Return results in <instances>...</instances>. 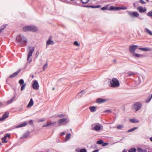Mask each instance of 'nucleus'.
Masks as SVG:
<instances>
[{
  "instance_id": "nucleus-1",
  "label": "nucleus",
  "mask_w": 152,
  "mask_h": 152,
  "mask_svg": "<svg viewBox=\"0 0 152 152\" xmlns=\"http://www.w3.org/2000/svg\"><path fill=\"white\" fill-rule=\"evenodd\" d=\"M16 40L18 44L22 46H25L26 45L27 40V39L23 35H18L16 38Z\"/></svg>"
},
{
  "instance_id": "nucleus-2",
  "label": "nucleus",
  "mask_w": 152,
  "mask_h": 152,
  "mask_svg": "<svg viewBox=\"0 0 152 152\" xmlns=\"http://www.w3.org/2000/svg\"><path fill=\"white\" fill-rule=\"evenodd\" d=\"M119 86V82L116 78L113 77L110 81V86L111 87L117 88Z\"/></svg>"
},
{
  "instance_id": "nucleus-3",
  "label": "nucleus",
  "mask_w": 152,
  "mask_h": 152,
  "mask_svg": "<svg viewBox=\"0 0 152 152\" xmlns=\"http://www.w3.org/2000/svg\"><path fill=\"white\" fill-rule=\"evenodd\" d=\"M141 104L140 102H137L134 103L133 107L137 111L141 108Z\"/></svg>"
},
{
  "instance_id": "nucleus-4",
  "label": "nucleus",
  "mask_w": 152,
  "mask_h": 152,
  "mask_svg": "<svg viewBox=\"0 0 152 152\" xmlns=\"http://www.w3.org/2000/svg\"><path fill=\"white\" fill-rule=\"evenodd\" d=\"M138 46L137 45H133L130 46L129 47V50L130 52L132 53H134L136 50Z\"/></svg>"
},
{
  "instance_id": "nucleus-5",
  "label": "nucleus",
  "mask_w": 152,
  "mask_h": 152,
  "mask_svg": "<svg viewBox=\"0 0 152 152\" xmlns=\"http://www.w3.org/2000/svg\"><path fill=\"white\" fill-rule=\"evenodd\" d=\"M68 122V120L66 118H62L60 119L58 121L59 126H61L64 123H66Z\"/></svg>"
},
{
  "instance_id": "nucleus-6",
  "label": "nucleus",
  "mask_w": 152,
  "mask_h": 152,
  "mask_svg": "<svg viewBox=\"0 0 152 152\" xmlns=\"http://www.w3.org/2000/svg\"><path fill=\"white\" fill-rule=\"evenodd\" d=\"M56 122H52L50 121V122H48L47 124L44 123L43 125V127H46L48 126H54L56 124Z\"/></svg>"
},
{
  "instance_id": "nucleus-7",
  "label": "nucleus",
  "mask_w": 152,
  "mask_h": 152,
  "mask_svg": "<svg viewBox=\"0 0 152 152\" xmlns=\"http://www.w3.org/2000/svg\"><path fill=\"white\" fill-rule=\"evenodd\" d=\"M33 88L35 90H37L39 88V86L38 81L36 80L33 81L32 84Z\"/></svg>"
},
{
  "instance_id": "nucleus-8",
  "label": "nucleus",
  "mask_w": 152,
  "mask_h": 152,
  "mask_svg": "<svg viewBox=\"0 0 152 152\" xmlns=\"http://www.w3.org/2000/svg\"><path fill=\"white\" fill-rule=\"evenodd\" d=\"M28 50L29 52L28 56V57H30L32 55L33 52L34 50V48L32 46H29L28 47Z\"/></svg>"
},
{
  "instance_id": "nucleus-9",
  "label": "nucleus",
  "mask_w": 152,
  "mask_h": 152,
  "mask_svg": "<svg viewBox=\"0 0 152 152\" xmlns=\"http://www.w3.org/2000/svg\"><path fill=\"white\" fill-rule=\"evenodd\" d=\"M128 13L132 17H138L139 15V14L137 12H133L131 13L129 11Z\"/></svg>"
},
{
  "instance_id": "nucleus-10",
  "label": "nucleus",
  "mask_w": 152,
  "mask_h": 152,
  "mask_svg": "<svg viewBox=\"0 0 152 152\" xmlns=\"http://www.w3.org/2000/svg\"><path fill=\"white\" fill-rule=\"evenodd\" d=\"M38 28L37 27L34 25L30 26V31L36 32L37 31Z\"/></svg>"
},
{
  "instance_id": "nucleus-11",
  "label": "nucleus",
  "mask_w": 152,
  "mask_h": 152,
  "mask_svg": "<svg viewBox=\"0 0 152 152\" xmlns=\"http://www.w3.org/2000/svg\"><path fill=\"white\" fill-rule=\"evenodd\" d=\"M137 10H139L140 13L143 12H145L147 10L146 8H143L142 6H140L137 8Z\"/></svg>"
},
{
  "instance_id": "nucleus-12",
  "label": "nucleus",
  "mask_w": 152,
  "mask_h": 152,
  "mask_svg": "<svg viewBox=\"0 0 152 152\" xmlns=\"http://www.w3.org/2000/svg\"><path fill=\"white\" fill-rule=\"evenodd\" d=\"M51 37H50L46 42L47 46L49 45H53L54 43L53 41L51 40Z\"/></svg>"
},
{
  "instance_id": "nucleus-13",
  "label": "nucleus",
  "mask_w": 152,
  "mask_h": 152,
  "mask_svg": "<svg viewBox=\"0 0 152 152\" xmlns=\"http://www.w3.org/2000/svg\"><path fill=\"white\" fill-rule=\"evenodd\" d=\"M107 101V99L99 98L96 99V102L97 103H102L105 102Z\"/></svg>"
},
{
  "instance_id": "nucleus-14",
  "label": "nucleus",
  "mask_w": 152,
  "mask_h": 152,
  "mask_svg": "<svg viewBox=\"0 0 152 152\" xmlns=\"http://www.w3.org/2000/svg\"><path fill=\"white\" fill-rule=\"evenodd\" d=\"M109 10H119V7H115L113 6L110 7Z\"/></svg>"
},
{
  "instance_id": "nucleus-15",
  "label": "nucleus",
  "mask_w": 152,
  "mask_h": 152,
  "mask_svg": "<svg viewBox=\"0 0 152 152\" xmlns=\"http://www.w3.org/2000/svg\"><path fill=\"white\" fill-rule=\"evenodd\" d=\"M20 70L19 69L17 72H14L12 75H10L9 76V78H12L15 77L16 75H17L20 72Z\"/></svg>"
},
{
  "instance_id": "nucleus-16",
  "label": "nucleus",
  "mask_w": 152,
  "mask_h": 152,
  "mask_svg": "<svg viewBox=\"0 0 152 152\" xmlns=\"http://www.w3.org/2000/svg\"><path fill=\"white\" fill-rule=\"evenodd\" d=\"M8 114H7L6 113H4L2 117L1 118H0V121H2L4 120V119H6L8 117Z\"/></svg>"
},
{
  "instance_id": "nucleus-17",
  "label": "nucleus",
  "mask_w": 152,
  "mask_h": 152,
  "mask_svg": "<svg viewBox=\"0 0 152 152\" xmlns=\"http://www.w3.org/2000/svg\"><path fill=\"white\" fill-rule=\"evenodd\" d=\"M27 123L26 121H24L20 124L18 125L16 127V128H18L24 127L26 125Z\"/></svg>"
},
{
  "instance_id": "nucleus-18",
  "label": "nucleus",
  "mask_w": 152,
  "mask_h": 152,
  "mask_svg": "<svg viewBox=\"0 0 152 152\" xmlns=\"http://www.w3.org/2000/svg\"><path fill=\"white\" fill-rule=\"evenodd\" d=\"M34 104V102L33 99L31 98L30 99V101L29 102L28 104L27 105V107H29L32 106Z\"/></svg>"
},
{
  "instance_id": "nucleus-19",
  "label": "nucleus",
  "mask_w": 152,
  "mask_h": 152,
  "mask_svg": "<svg viewBox=\"0 0 152 152\" xmlns=\"http://www.w3.org/2000/svg\"><path fill=\"white\" fill-rule=\"evenodd\" d=\"M138 49L140 50H142V51H151V49L150 48H139Z\"/></svg>"
},
{
  "instance_id": "nucleus-20",
  "label": "nucleus",
  "mask_w": 152,
  "mask_h": 152,
  "mask_svg": "<svg viewBox=\"0 0 152 152\" xmlns=\"http://www.w3.org/2000/svg\"><path fill=\"white\" fill-rule=\"evenodd\" d=\"M23 29L24 31H30V26L24 27Z\"/></svg>"
},
{
  "instance_id": "nucleus-21",
  "label": "nucleus",
  "mask_w": 152,
  "mask_h": 152,
  "mask_svg": "<svg viewBox=\"0 0 152 152\" xmlns=\"http://www.w3.org/2000/svg\"><path fill=\"white\" fill-rule=\"evenodd\" d=\"M101 129V127L100 125H96L94 128V129L95 131L99 130Z\"/></svg>"
},
{
  "instance_id": "nucleus-22",
  "label": "nucleus",
  "mask_w": 152,
  "mask_h": 152,
  "mask_svg": "<svg viewBox=\"0 0 152 152\" xmlns=\"http://www.w3.org/2000/svg\"><path fill=\"white\" fill-rule=\"evenodd\" d=\"M89 109L91 112H94L96 110V107L94 106L90 107Z\"/></svg>"
},
{
  "instance_id": "nucleus-23",
  "label": "nucleus",
  "mask_w": 152,
  "mask_h": 152,
  "mask_svg": "<svg viewBox=\"0 0 152 152\" xmlns=\"http://www.w3.org/2000/svg\"><path fill=\"white\" fill-rule=\"evenodd\" d=\"M7 24H5L3 25L2 26L0 27V33L3 31V30L7 26Z\"/></svg>"
},
{
  "instance_id": "nucleus-24",
  "label": "nucleus",
  "mask_w": 152,
  "mask_h": 152,
  "mask_svg": "<svg viewBox=\"0 0 152 152\" xmlns=\"http://www.w3.org/2000/svg\"><path fill=\"white\" fill-rule=\"evenodd\" d=\"M29 136V132H27L24 134L23 135V137H21L22 138H26L28 137Z\"/></svg>"
},
{
  "instance_id": "nucleus-25",
  "label": "nucleus",
  "mask_w": 152,
  "mask_h": 152,
  "mask_svg": "<svg viewBox=\"0 0 152 152\" xmlns=\"http://www.w3.org/2000/svg\"><path fill=\"white\" fill-rule=\"evenodd\" d=\"M137 150L138 152H146L147 151L146 150L142 149L140 148H138Z\"/></svg>"
},
{
  "instance_id": "nucleus-26",
  "label": "nucleus",
  "mask_w": 152,
  "mask_h": 152,
  "mask_svg": "<svg viewBox=\"0 0 152 152\" xmlns=\"http://www.w3.org/2000/svg\"><path fill=\"white\" fill-rule=\"evenodd\" d=\"M142 55L141 54H139L136 53H134L133 54V56L135 57H139L142 56Z\"/></svg>"
},
{
  "instance_id": "nucleus-27",
  "label": "nucleus",
  "mask_w": 152,
  "mask_h": 152,
  "mask_svg": "<svg viewBox=\"0 0 152 152\" xmlns=\"http://www.w3.org/2000/svg\"><path fill=\"white\" fill-rule=\"evenodd\" d=\"M137 129H138V127H134L132 128L129 129V130L127 131V132H131Z\"/></svg>"
},
{
  "instance_id": "nucleus-28",
  "label": "nucleus",
  "mask_w": 152,
  "mask_h": 152,
  "mask_svg": "<svg viewBox=\"0 0 152 152\" xmlns=\"http://www.w3.org/2000/svg\"><path fill=\"white\" fill-rule=\"evenodd\" d=\"M71 134L70 133L66 135V138L65 139V141H67L68 139H69L71 137Z\"/></svg>"
},
{
  "instance_id": "nucleus-29",
  "label": "nucleus",
  "mask_w": 152,
  "mask_h": 152,
  "mask_svg": "<svg viewBox=\"0 0 152 152\" xmlns=\"http://www.w3.org/2000/svg\"><path fill=\"white\" fill-rule=\"evenodd\" d=\"M136 149L135 148H132L129 150L128 152H136Z\"/></svg>"
},
{
  "instance_id": "nucleus-30",
  "label": "nucleus",
  "mask_w": 152,
  "mask_h": 152,
  "mask_svg": "<svg viewBox=\"0 0 152 152\" xmlns=\"http://www.w3.org/2000/svg\"><path fill=\"white\" fill-rule=\"evenodd\" d=\"M130 122L132 123H138L139 121H136L134 119H132L129 120Z\"/></svg>"
},
{
  "instance_id": "nucleus-31",
  "label": "nucleus",
  "mask_w": 152,
  "mask_h": 152,
  "mask_svg": "<svg viewBox=\"0 0 152 152\" xmlns=\"http://www.w3.org/2000/svg\"><path fill=\"white\" fill-rule=\"evenodd\" d=\"M145 30L150 35H152V32L150 30L147 28H145Z\"/></svg>"
},
{
  "instance_id": "nucleus-32",
  "label": "nucleus",
  "mask_w": 152,
  "mask_h": 152,
  "mask_svg": "<svg viewBox=\"0 0 152 152\" xmlns=\"http://www.w3.org/2000/svg\"><path fill=\"white\" fill-rule=\"evenodd\" d=\"M103 143V141L102 140H100L96 142V143L99 145H102Z\"/></svg>"
},
{
  "instance_id": "nucleus-33",
  "label": "nucleus",
  "mask_w": 152,
  "mask_h": 152,
  "mask_svg": "<svg viewBox=\"0 0 152 152\" xmlns=\"http://www.w3.org/2000/svg\"><path fill=\"white\" fill-rule=\"evenodd\" d=\"M89 0H80V1L83 4H85L88 3Z\"/></svg>"
},
{
  "instance_id": "nucleus-34",
  "label": "nucleus",
  "mask_w": 152,
  "mask_h": 152,
  "mask_svg": "<svg viewBox=\"0 0 152 152\" xmlns=\"http://www.w3.org/2000/svg\"><path fill=\"white\" fill-rule=\"evenodd\" d=\"M19 83L20 85L24 84V81L23 80L21 79L19 80Z\"/></svg>"
},
{
  "instance_id": "nucleus-35",
  "label": "nucleus",
  "mask_w": 152,
  "mask_h": 152,
  "mask_svg": "<svg viewBox=\"0 0 152 152\" xmlns=\"http://www.w3.org/2000/svg\"><path fill=\"white\" fill-rule=\"evenodd\" d=\"M14 97H13L12 98L10 99L7 102V104H9L11 103L12 101L14 99Z\"/></svg>"
},
{
  "instance_id": "nucleus-36",
  "label": "nucleus",
  "mask_w": 152,
  "mask_h": 152,
  "mask_svg": "<svg viewBox=\"0 0 152 152\" xmlns=\"http://www.w3.org/2000/svg\"><path fill=\"white\" fill-rule=\"evenodd\" d=\"M147 15L148 16L152 17V10L149 11L147 14Z\"/></svg>"
},
{
  "instance_id": "nucleus-37",
  "label": "nucleus",
  "mask_w": 152,
  "mask_h": 152,
  "mask_svg": "<svg viewBox=\"0 0 152 152\" xmlns=\"http://www.w3.org/2000/svg\"><path fill=\"white\" fill-rule=\"evenodd\" d=\"M74 44L77 46H79L80 44L78 43V42L77 41H75L74 42Z\"/></svg>"
},
{
  "instance_id": "nucleus-38",
  "label": "nucleus",
  "mask_w": 152,
  "mask_h": 152,
  "mask_svg": "<svg viewBox=\"0 0 152 152\" xmlns=\"http://www.w3.org/2000/svg\"><path fill=\"white\" fill-rule=\"evenodd\" d=\"M26 86V84H24L22 85L21 86V88H20L21 90V91H23V90L24 89V88H25Z\"/></svg>"
},
{
  "instance_id": "nucleus-39",
  "label": "nucleus",
  "mask_w": 152,
  "mask_h": 152,
  "mask_svg": "<svg viewBox=\"0 0 152 152\" xmlns=\"http://www.w3.org/2000/svg\"><path fill=\"white\" fill-rule=\"evenodd\" d=\"M127 9V7H119V10H125Z\"/></svg>"
},
{
  "instance_id": "nucleus-40",
  "label": "nucleus",
  "mask_w": 152,
  "mask_h": 152,
  "mask_svg": "<svg viewBox=\"0 0 152 152\" xmlns=\"http://www.w3.org/2000/svg\"><path fill=\"white\" fill-rule=\"evenodd\" d=\"M112 112V111L110 110H105L103 112V113H110Z\"/></svg>"
},
{
  "instance_id": "nucleus-41",
  "label": "nucleus",
  "mask_w": 152,
  "mask_h": 152,
  "mask_svg": "<svg viewBox=\"0 0 152 152\" xmlns=\"http://www.w3.org/2000/svg\"><path fill=\"white\" fill-rule=\"evenodd\" d=\"M4 137H3L1 138V140L2 141V142L3 143H7V140H4Z\"/></svg>"
},
{
  "instance_id": "nucleus-42",
  "label": "nucleus",
  "mask_w": 152,
  "mask_h": 152,
  "mask_svg": "<svg viewBox=\"0 0 152 152\" xmlns=\"http://www.w3.org/2000/svg\"><path fill=\"white\" fill-rule=\"evenodd\" d=\"M86 150L85 148H82L80 149L79 152H86Z\"/></svg>"
},
{
  "instance_id": "nucleus-43",
  "label": "nucleus",
  "mask_w": 152,
  "mask_h": 152,
  "mask_svg": "<svg viewBox=\"0 0 152 152\" xmlns=\"http://www.w3.org/2000/svg\"><path fill=\"white\" fill-rule=\"evenodd\" d=\"M152 98V94L151 95V96H150V97L149 98H148V99H147V100L146 101V102H149L150 101L151 99Z\"/></svg>"
},
{
  "instance_id": "nucleus-44",
  "label": "nucleus",
  "mask_w": 152,
  "mask_h": 152,
  "mask_svg": "<svg viewBox=\"0 0 152 152\" xmlns=\"http://www.w3.org/2000/svg\"><path fill=\"white\" fill-rule=\"evenodd\" d=\"M27 60L28 61V63H29L31 62L32 59L31 58H30V57H28V56Z\"/></svg>"
},
{
  "instance_id": "nucleus-45",
  "label": "nucleus",
  "mask_w": 152,
  "mask_h": 152,
  "mask_svg": "<svg viewBox=\"0 0 152 152\" xmlns=\"http://www.w3.org/2000/svg\"><path fill=\"white\" fill-rule=\"evenodd\" d=\"M48 64L47 63H46L43 66V70H44L47 67Z\"/></svg>"
},
{
  "instance_id": "nucleus-46",
  "label": "nucleus",
  "mask_w": 152,
  "mask_h": 152,
  "mask_svg": "<svg viewBox=\"0 0 152 152\" xmlns=\"http://www.w3.org/2000/svg\"><path fill=\"white\" fill-rule=\"evenodd\" d=\"M84 92H85L84 90H82L80 92L79 94V95L81 97V96L82 95V94H81L84 93Z\"/></svg>"
},
{
  "instance_id": "nucleus-47",
  "label": "nucleus",
  "mask_w": 152,
  "mask_h": 152,
  "mask_svg": "<svg viewBox=\"0 0 152 152\" xmlns=\"http://www.w3.org/2000/svg\"><path fill=\"white\" fill-rule=\"evenodd\" d=\"M4 140H6L7 138V137H10V135L9 134H6V135L4 136Z\"/></svg>"
},
{
  "instance_id": "nucleus-48",
  "label": "nucleus",
  "mask_w": 152,
  "mask_h": 152,
  "mask_svg": "<svg viewBox=\"0 0 152 152\" xmlns=\"http://www.w3.org/2000/svg\"><path fill=\"white\" fill-rule=\"evenodd\" d=\"M108 144V142H103V144H102V146L104 147V146H107Z\"/></svg>"
},
{
  "instance_id": "nucleus-49",
  "label": "nucleus",
  "mask_w": 152,
  "mask_h": 152,
  "mask_svg": "<svg viewBox=\"0 0 152 152\" xmlns=\"http://www.w3.org/2000/svg\"><path fill=\"white\" fill-rule=\"evenodd\" d=\"M102 10H107L108 9V7L107 6H105L104 7H102L101 8Z\"/></svg>"
},
{
  "instance_id": "nucleus-50",
  "label": "nucleus",
  "mask_w": 152,
  "mask_h": 152,
  "mask_svg": "<svg viewBox=\"0 0 152 152\" xmlns=\"http://www.w3.org/2000/svg\"><path fill=\"white\" fill-rule=\"evenodd\" d=\"M140 1L141 3L142 4H146L145 2L143 0H140Z\"/></svg>"
},
{
  "instance_id": "nucleus-51",
  "label": "nucleus",
  "mask_w": 152,
  "mask_h": 152,
  "mask_svg": "<svg viewBox=\"0 0 152 152\" xmlns=\"http://www.w3.org/2000/svg\"><path fill=\"white\" fill-rule=\"evenodd\" d=\"M123 127V126L121 125H119L117 126V129H121Z\"/></svg>"
},
{
  "instance_id": "nucleus-52",
  "label": "nucleus",
  "mask_w": 152,
  "mask_h": 152,
  "mask_svg": "<svg viewBox=\"0 0 152 152\" xmlns=\"http://www.w3.org/2000/svg\"><path fill=\"white\" fill-rule=\"evenodd\" d=\"M45 119L43 118L40 119L38 120L39 122H43L45 121Z\"/></svg>"
},
{
  "instance_id": "nucleus-53",
  "label": "nucleus",
  "mask_w": 152,
  "mask_h": 152,
  "mask_svg": "<svg viewBox=\"0 0 152 152\" xmlns=\"http://www.w3.org/2000/svg\"><path fill=\"white\" fill-rule=\"evenodd\" d=\"M65 116L63 114H60L58 115L57 117H63Z\"/></svg>"
},
{
  "instance_id": "nucleus-54",
  "label": "nucleus",
  "mask_w": 152,
  "mask_h": 152,
  "mask_svg": "<svg viewBox=\"0 0 152 152\" xmlns=\"http://www.w3.org/2000/svg\"><path fill=\"white\" fill-rule=\"evenodd\" d=\"M28 123L31 125H33V120H30L28 122Z\"/></svg>"
},
{
  "instance_id": "nucleus-55",
  "label": "nucleus",
  "mask_w": 152,
  "mask_h": 152,
  "mask_svg": "<svg viewBox=\"0 0 152 152\" xmlns=\"http://www.w3.org/2000/svg\"><path fill=\"white\" fill-rule=\"evenodd\" d=\"M134 72H130L128 74L129 76H131L132 75H134Z\"/></svg>"
},
{
  "instance_id": "nucleus-56",
  "label": "nucleus",
  "mask_w": 152,
  "mask_h": 152,
  "mask_svg": "<svg viewBox=\"0 0 152 152\" xmlns=\"http://www.w3.org/2000/svg\"><path fill=\"white\" fill-rule=\"evenodd\" d=\"M4 104L0 102V108L2 107L3 106Z\"/></svg>"
},
{
  "instance_id": "nucleus-57",
  "label": "nucleus",
  "mask_w": 152,
  "mask_h": 152,
  "mask_svg": "<svg viewBox=\"0 0 152 152\" xmlns=\"http://www.w3.org/2000/svg\"><path fill=\"white\" fill-rule=\"evenodd\" d=\"M39 53L38 51H37L36 52V58H37L38 56V55H39Z\"/></svg>"
},
{
  "instance_id": "nucleus-58",
  "label": "nucleus",
  "mask_w": 152,
  "mask_h": 152,
  "mask_svg": "<svg viewBox=\"0 0 152 152\" xmlns=\"http://www.w3.org/2000/svg\"><path fill=\"white\" fill-rule=\"evenodd\" d=\"M81 7H90V5H82Z\"/></svg>"
},
{
  "instance_id": "nucleus-59",
  "label": "nucleus",
  "mask_w": 152,
  "mask_h": 152,
  "mask_svg": "<svg viewBox=\"0 0 152 152\" xmlns=\"http://www.w3.org/2000/svg\"><path fill=\"white\" fill-rule=\"evenodd\" d=\"M90 7L93 8H95V6L94 5H90Z\"/></svg>"
},
{
  "instance_id": "nucleus-60",
  "label": "nucleus",
  "mask_w": 152,
  "mask_h": 152,
  "mask_svg": "<svg viewBox=\"0 0 152 152\" xmlns=\"http://www.w3.org/2000/svg\"><path fill=\"white\" fill-rule=\"evenodd\" d=\"M138 18L140 19V20H143L144 19L143 18H142V17H140V16H139V17H138Z\"/></svg>"
},
{
  "instance_id": "nucleus-61",
  "label": "nucleus",
  "mask_w": 152,
  "mask_h": 152,
  "mask_svg": "<svg viewBox=\"0 0 152 152\" xmlns=\"http://www.w3.org/2000/svg\"><path fill=\"white\" fill-rule=\"evenodd\" d=\"M9 80V78H8L6 80V82L7 83V84H9V83H8V80Z\"/></svg>"
},
{
  "instance_id": "nucleus-62",
  "label": "nucleus",
  "mask_w": 152,
  "mask_h": 152,
  "mask_svg": "<svg viewBox=\"0 0 152 152\" xmlns=\"http://www.w3.org/2000/svg\"><path fill=\"white\" fill-rule=\"evenodd\" d=\"M65 133L64 132H62L61 134H60V135L61 136H62V135H65Z\"/></svg>"
},
{
  "instance_id": "nucleus-63",
  "label": "nucleus",
  "mask_w": 152,
  "mask_h": 152,
  "mask_svg": "<svg viewBox=\"0 0 152 152\" xmlns=\"http://www.w3.org/2000/svg\"><path fill=\"white\" fill-rule=\"evenodd\" d=\"M100 7H101V6L100 5H98L96 6H95V8H99Z\"/></svg>"
},
{
  "instance_id": "nucleus-64",
  "label": "nucleus",
  "mask_w": 152,
  "mask_h": 152,
  "mask_svg": "<svg viewBox=\"0 0 152 152\" xmlns=\"http://www.w3.org/2000/svg\"><path fill=\"white\" fill-rule=\"evenodd\" d=\"M99 151V150L98 149H96V150L94 151H93L92 152H98Z\"/></svg>"
}]
</instances>
